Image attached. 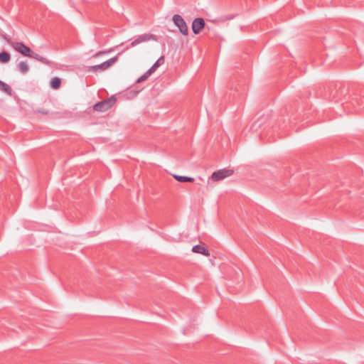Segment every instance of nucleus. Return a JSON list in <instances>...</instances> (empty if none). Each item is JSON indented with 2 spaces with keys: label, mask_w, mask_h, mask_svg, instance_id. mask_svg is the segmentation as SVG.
I'll return each mask as SVG.
<instances>
[{
  "label": "nucleus",
  "mask_w": 364,
  "mask_h": 364,
  "mask_svg": "<svg viewBox=\"0 0 364 364\" xmlns=\"http://www.w3.org/2000/svg\"><path fill=\"white\" fill-rule=\"evenodd\" d=\"M11 46L15 50H16L17 52H18L24 56L36 59V60L46 65H51L50 60H49L48 58L45 57L41 56L38 53H34L31 50V49L29 47L26 46L23 42H11Z\"/></svg>",
  "instance_id": "nucleus-1"
},
{
  "label": "nucleus",
  "mask_w": 364,
  "mask_h": 364,
  "mask_svg": "<svg viewBox=\"0 0 364 364\" xmlns=\"http://www.w3.org/2000/svg\"><path fill=\"white\" fill-rule=\"evenodd\" d=\"M117 102V98L114 95L111 96L105 100L96 103L93 106L95 111L104 112L112 107Z\"/></svg>",
  "instance_id": "nucleus-2"
},
{
  "label": "nucleus",
  "mask_w": 364,
  "mask_h": 364,
  "mask_svg": "<svg viewBox=\"0 0 364 364\" xmlns=\"http://www.w3.org/2000/svg\"><path fill=\"white\" fill-rule=\"evenodd\" d=\"M120 53H118L116 56L109 58V60L96 65L90 66L88 68L89 71L97 72L98 70L103 71L111 67L114 63H115L118 59V56Z\"/></svg>",
  "instance_id": "nucleus-3"
},
{
  "label": "nucleus",
  "mask_w": 364,
  "mask_h": 364,
  "mask_svg": "<svg viewBox=\"0 0 364 364\" xmlns=\"http://www.w3.org/2000/svg\"><path fill=\"white\" fill-rule=\"evenodd\" d=\"M173 21L183 35L187 36L188 34V26L181 16L179 14L173 15Z\"/></svg>",
  "instance_id": "nucleus-4"
},
{
  "label": "nucleus",
  "mask_w": 364,
  "mask_h": 364,
  "mask_svg": "<svg viewBox=\"0 0 364 364\" xmlns=\"http://www.w3.org/2000/svg\"><path fill=\"white\" fill-rule=\"evenodd\" d=\"M234 171L232 169L223 168L213 172L211 176V179L214 181L223 180L233 174Z\"/></svg>",
  "instance_id": "nucleus-5"
},
{
  "label": "nucleus",
  "mask_w": 364,
  "mask_h": 364,
  "mask_svg": "<svg viewBox=\"0 0 364 364\" xmlns=\"http://www.w3.org/2000/svg\"><path fill=\"white\" fill-rule=\"evenodd\" d=\"M151 39L155 40L154 36L153 34L144 33L139 35L130 43L129 46L127 47L126 50L129 49V48L134 47L139 45V43L147 42Z\"/></svg>",
  "instance_id": "nucleus-6"
},
{
  "label": "nucleus",
  "mask_w": 364,
  "mask_h": 364,
  "mask_svg": "<svg viewBox=\"0 0 364 364\" xmlns=\"http://www.w3.org/2000/svg\"><path fill=\"white\" fill-rule=\"evenodd\" d=\"M205 26V21L203 18L198 17L193 21L191 29L194 34H198Z\"/></svg>",
  "instance_id": "nucleus-7"
},
{
  "label": "nucleus",
  "mask_w": 364,
  "mask_h": 364,
  "mask_svg": "<svg viewBox=\"0 0 364 364\" xmlns=\"http://www.w3.org/2000/svg\"><path fill=\"white\" fill-rule=\"evenodd\" d=\"M192 251L196 253H199L205 256H210V252L204 246L196 245L192 248Z\"/></svg>",
  "instance_id": "nucleus-8"
},
{
  "label": "nucleus",
  "mask_w": 364,
  "mask_h": 364,
  "mask_svg": "<svg viewBox=\"0 0 364 364\" xmlns=\"http://www.w3.org/2000/svg\"><path fill=\"white\" fill-rule=\"evenodd\" d=\"M164 63V57L161 56L154 64L149 68V70L154 73L156 70Z\"/></svg>",
  "instance_id": "nucleus-9"
},
{
  "label": "nucleus",
  "mask_w": 364,
  "mask_h": 364,
  "mask_svg": "<svg viewBox=\"0 0 364 364\" xmlns=\"http://www.w3.org/2000/svg\"><path fill=\"white\" fill-rule=\"evenodd\" d=\"M50 85L53 89L57 90L60 87L61 80L58 77H53L51 79Z\"/></svg>",
  "instance_id": "nucleus-10"
},
{
  "label": "nucleus",
  "mask_w": 364,
  "mask_h": 364,
  "mask_svg": "<svg viewBox=\"0 0 364 364\" xmlns=\"http://www.w3.org/2000/svg\"><path fill=\"white\" fill-rule=\"evenodd\" d=\"M0 90L6 92L9 95H11L12 92L11 87L1 80H0Z\"/></svg>",
  "instance_id": "nucleus-11"
},
{
  "label": "nucleus",
  "mask_w": 364,
  "mask_h": 364,
  "mask_svg": "<svg viewBox=\"0 0 364 364\" xmlns=\"http://www.w3.org/2000/svg\"><path fill=\"white\" fill-rule=\"evenodd\" d=\"M173 178L179 182H193L194 178L192 177L173 175Z\"/></svg>",
  "instance_id": "nucleus-12"
},
{
  "label": "nucleus",
  "mask_w": 364,
  "mask_h": 364,
  "mask_svg": "<svg viewBox=\"0 0 364 364\" xmlns=\"http://www.w3.org/2000/svg\"><path fill=\"white\" fill-rule=\"evenodd\" d=\"M11 55L6 51H2L0 53V62L2 63H6L10 60Z\"/></svg>",
  "instance_id": "nucleus-13"
},
{
  "label": "nucleus",
  "mask_w": 364,
  "mask_h": 364,
  "mask_svg": "<svg viewBox=\"0 0 364 364\" xmlns=\"http://www.w3.org/2000/svg\"><path fill=\"white\" fill-rule=\"evenodd\" d=\"M18 70L22 73H26L29 70V67L24 61H21L18 65Z\"/></svg>",
  "instance_id": "nucleus-14"
},
{
  "label": "nucleus",
  "mask_w": 364,
  "mask_h": 364,
  "mask_svg": "<svg viewBox=\"0 0 364 364\" xmlns=\"http://www.w3.org/2000/svg\"><path fill=\"white\" fill-rule=\"evenodd\" d=\"M153 73L149 69L144 75L138 78L136 82H141L148 79Z\"/></svg>",
  "instance_id": "nucleus-15"
},
{
  "label": "nucleus",
  "mask_w": 364,
  "mask_h": 364,
  "mask_svg": "<svg viewBox=\"0 0 364 364\" xmlns=\"http://www.w3.org/2000/svg\"><path fill=\"white\" fill-rule=\"evenodd\" d=\"M112 50H113V49H109V50H100V51L97 52V53L95 55V57H97V56H100V55H102V54H105V53H110V52H112Z\"/></svg>",
  "instance_id": "nucleus-16"
},
{
  "label": "nucleus",
  "mask_w": 364,
  "mask_h": 364,
  "mask_svg": "<svg viewBox=\"0 0 364 364\" xmlns=\"http://www.w3.org/2000/svg\"><path fill=\"white\" fill-rule=\"evenodd\" d=\"M37 112L38 113H41L43 114H49V111L47 109H39L37 110Z\"/></svg>",
  "instance_id": "nucleus-17"
}]
</instances>
